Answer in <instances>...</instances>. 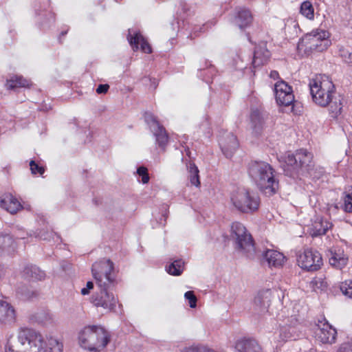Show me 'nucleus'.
<instances>
[{"mask_svg":"<svg viewBox=\"0 0 352 352\" xmlns=\"http://www.w3.org/2000/svg\"><path fill=\"white\" fill-rule=\"evenodd\" d=\"M12 243V238L10 235H0V248L6 249Z\"/></svg>","mask_w":352,"mask_h":352,"instance_id":"obj_46","label":"nucleus"},{"mask_svg":"<svg viewBox=\"0 0 352 352\" xmlns=\"http://www.w3.org/2000/svg\"><path fill=\"white\" fill-rule=\"evenodd\" d=\"M315 333L317 339L322 343L332 344L336 342L337 331L325 318L318 320Z\"/></svg>","mask_w":352,"mask_h":352,"instance_id":"obj_13","label":"nucleus"},{"mask_svg":"<svg viewBox=\"0 0 352 352\" xmlns=\"http://www.w3.org/2000/svg\"><path fill=\"white\" fill-rule=\"evenodd\" d=\"M113 263L110 259H102L92 265L91 272L98 287L115 285Z\"/></svg>","mask_w":352,"mask_h":352,"instance_id":"obj_7","label":"nucleus"},{"mask_svg":"<svg viewBox=\"0 0 352 352\" xmlns=\"http://www.w3.org/2000/svg\"><path fill=\"white\" fill-rule=\"evenodd\" d=\"M309 287L314 292L318 289H324L327 287V283L323 276H317L314 277L309 283Z\"/></svg>","mask_w":352,"mask_h":352,"instance_id":"obj_35","label":"nucleus"},{"mask_svg":"<svg viewBox=\"0 0 352 352\" xmlns=\"http://www.w3.org/2000/svg\"><path fill=\"white\" fill-rule=\"evenodd\" d=\"M94 287V283L91 282V281H88L87 283V289H88V290H90L91 289H93Z\"/></svg>","mask_w":352,"mask_h":352,"instance_id":"obj_51","label":"nucleus"},{"mask_svg":"<svg viewBox=\"0 0 352 352\" xmlns=\"http://www.w3.org/2000/svg\"><path fill=\"white\" fill-rule=\"evenodd\" d=\"M338 352H352V340L342 343Z\"/></svg>","mask_w":352,"mask_h":352,"instance_id":"obj_47","label":"nucleus"},{"mask_svg":"<svg viewBox=\"0 0 352 352\" xmlns=\"http://www.w3.org/2000/svg\"><path fill=\"white\" fill-rule=\"evenodd\" d=\"M137 173L142 177V182L143 184H147L149 181V175L148 170L144 166H140L137 169Z\"/></svg>","mask_w":352,"mask_h":352,"instance_id":"obj_43","label":"nucleus"},{"mask_svg":"<svg viewBox=\"0 0 352 352\" xmlns=\"http://www.w3.org/2000/svg\"><path fill=\"white\" fill-rule=\"evenodd\" d=\"M272 299V291L270 289L261 290L254 300V309L259 314L267 312Z\"/></svg>","mask_w":352,"mask_h":352,"instance_id":"obj_15","label":"nucleus"},{"mask_svg":"<svg viewBox=\"0 0 352 352\" xmlns=\"http://www.w3.org/2000/svg\"><path fill=\"white\" fill-rule=\"evenodd\" d=\"M295 330L294 327L290 326H283L279 329V340L285 342L290 339H296L294 334Z\"/></svg>","mask_w":352,"mask_h":352,"instance_id":"obj_34","label":"nucleus"},{"mask_svg":"<svg viewBox=\"0 0 352 352\" xmlns=\"http://www.w3.org/2000/svg\"><path fill=\"white\" fill-rule=\"evenodd\" d=\"M184 269V262L182 259L175 260L168 267L166 271L173 276H179Z\"/></svg>","mask_w":352,"mask_h":352,"instance_id":"obj_31","label":"nucleus"},{"mask_svg":"<svg viewBox=\"0 0 352 352\" xmlns=\"http://www.w3.org/2000/svg\"><path fill=\"white\" fill-rule=\"evenodd\" d=\"M248 174L258 190L265 196L275 195L279 188V182L276 171L268 163L254 161L249 164Z\"/></svg>","mask_w":352,"mask_h":352,"instance_id":"obj_2","label":"nucleus"},{"mask_svg":"<svg viewBox=\"0 0 352 352\" xmlns=\"http://www.w3.org/2000/svg\"><path fill=\"white\" fill-rule=\"evenodd\" d=\"M16 294L19 296V297L23 300L31 299L37 296L36 292L30 291L26 287H18L16 290Z\"/></svg>","mask_w":352,"mask_h":352,"instance_id":"obj_36","label":"nucleus"},{"mask_svg":"<svg viewBox=\"0 0 352 352\" xmlns=\"http://www.w3.org/2000/svg\"><path fill=\"white\" fill-rule=\"evenodd\" d=\"M270 52L265 43H261L255 47L252 65L254 68L265 65L269 60Z\"/></svg>","mask_w":352,"mask_h":352,"instance_id":"obj_19","label":"nucleus"},{"mask_svg":"<svg viewBox=\"0 0 352 352\" xmlns=\"http://www.w3.org/2000/svg\"><path fill=\"white\" fill-rule=\"evenodd\" d=\"M80 346L93 352H100L110 341L109 333L101 326L85 327L79 333Z\"/></svg>","mask_w":352,"mask_h":352,"instance_id":"obj_3","label":"nucleus"},{"mask_svg":"<svg viewBox=\"0 0 352 352\" xmlns=\"http://www.w3.org/2000/svg\"><path fill=\"white\" fill-rule=\"evenodd\" d=\"M16 311L9 302L0 300V324L11 325L16 321Z\"/></svg>","mask_w":352,"mask_h":352,"instance_id":"obj_17","label":"nucleus"},{"mask_svg":"<svg viewBox=\"0 0 352 352\" xmlns=\"http://www.w3.org/2000/svg\"><path fill=\"white\" fill-rule=\"evenodd\" d=\"M16 294L19 296V297L23 300L31 299L37 296L36 292L30 291L26 287H18L16 290Z\"/></svg>","mask_w":352,"mask_h":352,"instance_id":"obj_37","label":"nucleus"},{"mask_svg":"<svg viewBox=\"0 0 352 352\" xmlns=\"http://www.w3.org/2000/svg\"><path fill=\"white\" fill-rule=\"evenodd\" d=\"M30 85L29 81L22 76H15L7 80L6 86L8 89L17 87H27Z\"/></svg>","mask_w":352,"mask_h":352,"instance_id":"obj_29","label":"nucleus"},{"mask_svg":"<svg viewBox=\"0 0 352 352\" xmlns=\"http://www.w3.org/2000/svg\"><path fill=\"white\" fill-rule=\"evenodd\" d=\"M187 169L188 172V178L192 185L197 187L200 186V180L199 175V169L195 163L190 162L187 164Z\"/></svg>","mask_w":352,"mask_h":352,"instance_id":"obj_28","label":"nucleus"},{"mask_svg":"<svg viewBox=\"0 0 352 352\" xmlns=\"http://www.w3.org/2000/svg\"><path fill=\"white\" fill-rule=\"evenodd\" d=\"M300 13L309 20L314 19V8L311 1H303L300 7Z\"/></svg>","mask_w":352,"mask_h":352,"instance_id":"obj_32","label":"nucleus"},{"mask_svg":"<svg viewBox=\"0 0 352 352\" xmlns=\"http://www.w3.org/2000/svg\"><path fill=\"white\" fill-rule=\"evenodd\" d=\"M329 263L337 269L344 268L348 263L349 257L344 250L340 248L334 247L329 250Z\"/></svg>","mask_w":352,"mask_h":352,"instance_id":"obj_18","label":"nucleus"},{"mask_svg":"<svg viewBox=\"0 0 352 352\" xmlns=\"http://www.w3.org/2000/svg\"><path fill=\"white\" fill-rule=\"evenodd\" d=\"M30 170L32 174L43 175L45 172V169L43 166H39L34 161L32 160L30 162Z\"/></svg>","mask_w":352,"mask_h":352,"instance_id":"obj_45","label":"nucleus"},{"mask_svg":"<svg viewBox=\"0 0 352 352\" xmlns=\"http://www.w3.org/2000/svg\"><path fill=\"white\" fill-rule=\"evenodd\" d=\"M275 97L278 104L285 107L291 105L294 101V96L293 94L292 89L283 92L280 96L276 95Z\"/></svg>","mask_w":352,"mask_h":352,"instance_id":"obj_30","label":"nucleus"},{"mask_svg":"<svg viewBox=\"0 0 352 352\" xmlns=\"http://www.w3.org/2000/svg\"><path fill=\"white\" fill-rule=\"evenodd\" d=\"M253 16L248 9L240 8L235 17V23L240 29L248 27L252 22Z\"/></svg>","mask_w":352,"mask_h":352,"instance_id":"obj_24","label":"nucleus"},{"mask_svg":"<svg viewBox=\"0 0 352 352\" xmlns=\"http://www.w3.org/2000/svg\"><path fill=\"white\" fill-rule=\"evenodd\" d=\"M270 77H271V78H274V79H275V78H279V74H278V72H276V71H272V72H270Z\"/></svg>","mask_w":352,"mask_h":352,"instance_id":"obj_50","label":"nucleus"},{"mask_svg":"<svg viewBox=\"0 0 352 352\" xmlns=\"http://www.w3.org/2000/svg\"><path fill=\"white\" fill-rule=\"evenodd\" d=\"M250 119L254 134L256 136L261 135L265 124L264 117L258 110H254L251 113Z\"/></svg>","mask_w":352,"mask_h":352,"instance_id":"obj_26","label":"nucleus"},{"mask_svg":"<svg viewBox=\"0 0 352 352\" xmlns=\"http://www.w3.org/2000/svg\"><path fill=\"white\" fill-rule=\"evenodd\" d=\"M127 40L132 47L133 51H137L140 45L141 50L147 54L151 53V47L145 39V38L138 32L132 34L131 30H129V34L127 35Z\"/></svg>","mask_w":352,"mask_h":352,"instance_id":"obj_16","label":"nucleus"},{"mask_svg":"<svg viewBox=\"0 0 352 352\" xmlns=\"http://www.w3.org/2000/svg\"><path fill=\"white\" fill-rule=\"evenodd\" d=\"M340 290L345 296L352 299V280H346L342 283Z\"/></svg>","mask_w":352,"mask_h":352,"instance_id":"obj_41","label":"nucleus"},{"mask_svg":"<svg viewBox=\"0 0 352 352\" xmlns=\"http://www.w3.org/2000/svg\"><path fill=\"white\" fill-rule=\"evenodd\" d=\"M89 293V290H88V289H87L86 287L85 288H82L81 289V294L82 295H87Z\"/></svg>","mask_w":352,"mask_h":352,"instance_id":"obj_52","label":"nucleus"},{"mask_svg":"<svg viewBox=\"0 0 352 352\" xmlns=\"http://www.w3.org/2000/svg\"><path fill=\"white\" fill-rule=\"evenodd\" d=\"M63 344L56 338L50 337L48 339L47 344L39 345L30 350V352H63Z\"/></svg>","mask_w":352,"mask_h":352,"instance_id":"obj_25","label":"nucleus"},{"mask_svg":"<svg viewBox=\"0 0 352 352\" xmlns=\"http://www.w3.org/2000/svg\"><path fill=\"white\" fill-rule=\"evenodd\" d=\"M219 143L223 153L227 158L232 157L239 146L237 138L232 133H226L221 136Z\"/></svg>","mask_w":352,"mask_h":352,"instance_id":"obj_14","label":"nucleus"},{"mask_svg":"<svg viewBox=\"0 0 352 352\" xmlns=\"http://www.w3.org/2000/svg\"><path fill=\"white\" fill-rule=\"evenodd\" d=\"M313 102L321 107H329L331 116L336 118L342 109L341 96L338 95L331 80L325 75H317L309 82Z\"/></svg>","mask_w":352,"mask_h":352,"instance_id":"obj_1","label":"nucleus"},{"mask_svg":"<svg viewBox=\"0 0 352 352\" xmlns=\"http://www.w3.org/2000/svg\"><path fill=\"white\" fill-rule=\"evenodd\" d=\"M4 276V269L3 267L0 265V279H1Z\"/></svg>","mask_w":352,"mask_h":352,"instance_id":"obj_53","label":"nucleus"},{"mask_svg":"<svg viewBox=\"0 0 352 352\" xmlns=\"http://www.w3.org/2000/svg\"><path fill=\"white\" fill-rule=\"evenodd\" d=\"M17 337L19 343L30 350L45 343L43 336L32 328L21 327Z\"/></svg>","mask_w":352,"mask_h":352,"instance_id":"obj_12","label":"nucleus"},{"mask_svg":"<svg viewBox=\"0 0 352 352\" xmlns=\"http://www.w3.org/2000/svg\"><path fill=\"white\" fill-rule=\"evenodd\" d=\"M332 223L322 217L317 218L309 228V233L313 237L324 235L332 228Z\"/></svg>","mask_w":352,"mask_h":352,"instance_id":"obj_21","label":"nucleus"},{"mask_svg":"<svg viewBox=\"0 0 352 352\" xmlns=\"http://www.w3.org/2000/svg\"><path fill=\"white\" fill-rule=\"evenodd\" d=\"M184 297L188 300L189 305L191 308H195L197 306V297L192 291H188L185 293Z\"/></svg>","mask_w":352,"mask_h":352,"instance_id":"obj_44","label":"nucleus"},{"mask_svg":"<svg viewBox=\"0 0 352 352\" xmlns=\"http://www.w3.org/2000/svg\"><path fill=\"white\" fill-rule=\"evenodd\" d=\"M182 352H215L213 349L204 346H191L185 347Z\"/></svg>","mask_w":352,"mask_h":352,"instance_id":"obj_42","label":"nucleus"},{"mask_svg":"<svg viewBox=\"0 0 352 352\" xmlns=\"http://www.w3.org/2000/svg\"><path fill=\"white\" fill-rule=\"evenodd\" d=\"M67 33V31L62 32L60 33V36H65Z\"/></svg>","mask_w":352,"mask_h":352,"instance_id":"obj_54","label":"nucleus"},{"mask_svg":"<svg viewBox=\"0 0 352 352\" xmlns=\"http://www.w3.org/2000/svg\"><path fill=\"white\" fill-rule=\"evenodd\" d=\"M287 175L294 177L296 175H312L314 167L313 155L307 150L300 148L294 154H288L285 157Z\"/></svg>","mask_w":352,"mask_h":352,"instance_id":"obj_4","label":"nucleus"},{"mask_svg":"<svg viewBox=\"0 0 352 352\" xmlns=\"http://www.w3.org/2000/svg\"><path fill=\"white\" fill-rule=\"evenodd\" d=\"M231 201L239 211L245 214L255 212L260 206L259 197L255 192L245 188H239L234 192Z\"/></svg>","mask_w":352,"mask_h":352,"instance_id":"obj_6","label":"nucleus"},{"mask_svg":"<svg viewBox=\"0 0 352 352\" xmlns=\"http://www.w3.org/2000/svg\"><path fill=\"white\" fill-rule=\"evenodd\" d=\"M38 237L45 241H50L51 239L55 240L54 237L59 239V236L53 231L50 230H41L38 234Z\"/></svg>","mask_w":352,"mask_h":352,"instance_id":"obj_40","label":"nucleus"},{"mask_svg":"<svg viewBox=\"0 0 352 352\" xmlns=\"http://www.w3.org/2000/svg\"><path fill=\"white\" fill-rule=\"evenodd\" d=\"M342 208L346 212H352V186H349L343 193Z\"/></svg>","mask_w":352,"mask_h":352,"instance_id":"obj_33","label":"nucleus"},{"mask_svg":"<svg viewBox=\"0 0 352 352\" xmlns=\"http://www.w3.org/2000/svg\"><path fill=\"white\" fill-rule=\"evenodd\" d=\"M230 236L236 250L248 258H254L256 250L253 238L243 223L233 222L230 226Z\"/></svg>","mask_w":352,"mask_h":352,"instance_id":"obj_5","label":"nucleus"},{"mask_svg":"<svg viewBox=\"0 0 352 352\" xmlns=\"http://www.w3.org/2000/svg\"><path fill=\"white\" fill-rule=\"evenodd\" d=\"M144 120L155 138L156 144H157L163 151H165L169 140L166 129L151 113H145Z\"/></svg>","mask_w":352,"mask_h":352,"instance_id":"obj_9","label":"nucleus"},{"mask_svg":"<svg viewBox=\"0 0 352 352\" xmlns=\"http://www.w3.org/2000/svg\"><path fill=\"white\" fill-rule=\"evenodd\" d=\"M329 32L322 30H315L307 34L298 44V47L305 46V50L322 52L330 45Z\"/></svg>","mask_w":352,"mask_h":352,"instance_id":"obj_8","label":"nucleus"},{"mask_svg":"<svg viewBox=\"0 0 352 352\" xmlns=\"http://www.w3.org/2000/svg\"><path fill=\"white\" fill-rule=\"evenodd\" d=\"M292 89V87L283 80L276 82L274 85V93L276 95H281L283 92Z\"/></svg>","mask_w":352,"mask_h":352,"instance_id":"obj_39","label":"nucleus"},{"mask_svg":"<svg viewBox=\"0 0 352 352\" xmlns=\"http://www.w3.org/2000/svg\"><path fill=\"white\" fill-rule=\"evenodd\" d=\"M23 273L25 278L32 280H43L46 276L44 271L33 265H26Z\"/></svg>","mask_w":352,"mask_h":352,"instance_id":"obj_27","label":"nucleus"},{"mask_svg":"<svg viewBox=\"0 0 352 352\" xmlns=\"http://www.w3.org/2000/svg\"><path fill=\"white\" fill-rule=\"evenodd\" d=\"M5 352H17L16 351H15L12 346L10 345L8 343L6 344V349H5Z\"/></svg>","mask_w":352,"mask_h":352,"instance_id":"obj_49","label":"nucleus"},{"mask_svg":"<svg viewBox=\"0 0 352 352\" xmlns=\"http://www.w3.org/2000/svg\"><path fill=\"white\" fill-rule=\"evenodd\" d=\"M0 206L11 214H15L22 208L19 200L9 192L0 196Z\"/></svg>","mask_w":352,"mask_h":352,"instance_id":"obj_20","label":"nucleus"},{"mask_svg":"<svg viewBox=\"0 0 352 352\" xmlns=\"http://www.w3.org/2000/svg\"><path fill=\"white\" fill-rule=\"evenodd\" d=\"M109 89L108 84H100L96 89V93L98 94H106Z\"/></svg>","mask_w":352,"mask_h":352,"instance_id":"obj_48","label":"nucleus"},{"mask_svg":"<svg viewBox=\"0 0 352 352\" xmlns=\"http://www.w3.org/2000/svg\"><path fill=\"white\" fill-rule=\"evenodd\" d=\"M115 285H107V287H98L100 292H97L92 295L91 302L96 307H102V309L112 311L114 310L117 298L114 296L113 294L110 291Z\"/></svg>","mask_w":352,"mask_h":352,"instance_id":"obj_10","label":"nucleus"},{"mask_svg":"<svg viewBox=\"0 0 352 352\" xmlns=\"http://www.w3.org/2000/svg\"><path fill=\"white\" fill-rule=\"evenodd\" d=\"M235 349L239 352H261V348L254 339H243L238 340Z\"/></svg>","mask_w":352,"mask_h":352,"instance_id":"obj_23","label":"nucleus"},{"mask_svg":"<svg viewBox=\"0 0 352 352\" xmlns=\"http://www.w3.org/2000/svg\"><path fill=\"white\" fill-rule=\"evenodd\" d=\"M340 56L342 60L347 64L352 65V49L341 47L340 48Z\"/></svg>","mask_w":352,"mask_h":352,"instance_id":"obj_38","label":"nucleus"},{"mask_svg":"<svg viewBox=\"0 0 352 352\" xmlns=\"http://www.w3.org/2000/svg\"><path fill=\"white\" fill-rule=\"evenodd\" d=\"M186 155H188L190 157V151H189L188 148L187 149H186Z\"/></svg>","mask_w":352,"mask_h":352,"instance_id":"obj_55","label":"nucleus"},{"mask_svg":"<svg viewBox=\"0 0 352 352\" xmlns=\"http://www.w3.org/2000/svg\"><path fill=\"white\" fill-rule=\"evenodd\" d=\"M298 265L307 271L314 272L319 270L322 265L321 254L312 249H306L298 256Z\"/></svg>","mask_w":352,"mask_h":352,"instance_id":"obj_11","label":"nucleus"},{"mask_svg":"<svg viewBox=\"0 0 352 352\" xmlns=\"http://www.w3.org/2000/svg\"><path fill=\"white\" fill-rule=\"evenodd\" d=\"M263 258L270 267H280L284 264L285 257L284 255L274 250H267L263 254Z\"/></svg>","mask_w":352,"mask_h":352,"instance_id":"obj_22","label":"nucleus"}]
</instances>
